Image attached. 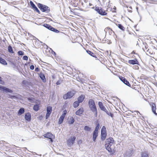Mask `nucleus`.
<instances>
[{"label": "nucleus", "mask_w": 157, "mask_h": 157, "mask_svg": "<svg viewBox=\"0 0 157 157\" xmlns=\"http://www.w3.org/2000/svg\"><path fill=\"white\" fill-rule=\"evenodd\" d=\"M67 113V111L66 110H64L63 111V113L61 116L63 117H65L66 114Z\"/></svg>", "instance_id": "obj_40"}, {"label": "nucleus", "mask_w": 157, "mask_h": 157, "mask_svg": "<svg viewBox=\"0 0 157 157\" xmlns=\"http://www.w3.org/2000/svg\"><path fill=\"white\" fill-rule=\"evenodd\" d=\"M129 8H130L131 9H132V8L131 7H129Z\"/></svg>", "instance_id": "obj_56"}, {"label": "nucleus", "mask_w": 157, "mask_h": 157, "mask_svg": "<svg viewBox=\"0 0 157 157\" xmlns=\"http://www.w3.org/2000/svg\"><path fill=\"white\" fill-rule=\"evenodd\" d=\"M98 1H99V0H98Z\"/></svg>", "instance_id": "obj_58"}, {"label": "nucleus", "mask_w": 157, "mask_h": 157, "mask_svg": "<svg viewBox=\"0 0 157 157\" xmlns=\"http://www.w3.org/2000/svg\"><path fill=\"white\" fill-rule=\"evenodd\" d=\"M30 69L32 70H33L34 68V66L33 65H31L30 66Z\"/></svg>", "instance_id": "obj_47"}, {"label": "nucleus", "mask_w": 157, "mask_h": 157, "mask_svg": "<svg viewBox=\"0 0 157 157\" xmlns=\"http://www.w3.org/2000/svg\"><path fill=\"white\" fill-rule=\"evenodd\" d=\"M74 95V94L71 91L68 92L63 95V98L64 99L71 98Z\"/></svg>", "instance_id": "obj_7"}, {"label": "nucleus", "mask_w": 157, "mask_h": 157, "mask_svg": "<svg viewBox=\"0 0 157 157\" xmlns=\"http://www.w3.org/2000/svg\"><path fill=\"white\" fill-rule=\"evenodd\" d=\"M35 11H36L39 14H40V12L38 8L37 9H36V10H35Z\"/></svg>", "instance_id": "obj_49"}, {"label": "nucleus", "mask_w": 157, "mask_h": 157, "mask_svg": "<svg viewBox=\"0 0 157 157\" xmlns=\"http://www.w3.org/2000/svg\"><path fill=\"white\" fill-rule=\"evenodd\" d=\"M62 81L61 80H58L57 81L56 83V84L57 85H60Z\"/></svg>", "instance_id": "obj_44"}, {"label": "nucleus", "mask_w": 157, "mask_h": 157, "mask_svg": "<svg viewBox=\"0 0 157 157\" xmlns=\"http://www.w3.org/2000/svg\"><path fill=\"white\" fill-rule=\"evenodd\" d=\"M8 52L10 53H14V52L13 51L12 48L10 45H9L8 47Z\"/></svg>", "instance_id": "obj_33"}, {"label": "nucleus", "mask_w": 157, "mask_h": 157, "mask_svg": "<svg viewBox=\"0 0 157 157\" xmlns=\"http://www.w3.org/2000/svg\"><path fill=\"white\" fill-rule=\"evenodd\" d=\"M84 112V109L83 108H81L78 109L75 113L76 115L80 116Z\"/></svg>", "instance_id": "obj_15"}, {"label": "nucleus", "mask_w": 157, "mask_h": 157, "mask_svg": "<svg viewBox=\"0 0 157 157\" xmlns=\"http://www.w3.org/2000/svg\"><path fill=\"white\" fill-rule=\"evenodd\" d=\"M24 112V109L23 108H21L19 110L18 112V114L19 115H20L23 114Z\"/></svg>", "instance_id": "obj_26"}, {"label": "nucleus", "mask_w": 157, "mask_h": 157, "mask_svg": "<svg viewBox=\"0 0 157 157\" xmlns=\"http://www.w3.org/2000/svg\"><path fill=\"white\" fill-rule=\"evenodd\" d=\"M132 54H135V52L134 51H133L131 53Z\"/></svg>", "instance_id": "obj_51"}, {"label": "nucleus", "mask_w": 157, "mask_h": 157, "mask_svg": "<svg viewBox=\"0 0 157 157\" xmlns=\"http://www.w3.org/2000/svg\"><path fill=\"white\" fill-rule=\"evenodd\" d=\"M85 98V96L84 95L82 94L78 98V101L79 103H81L83 101Z\"/></svg>", "instance_id": "obj_17"}, {"label": "nucleus", "mask_w": 157, "mask_h": 157, "mask_svg": "<svg viewBox=\"0 0 157 157\" xmlns=\"http://www.w3.org/2000/svg\"><path fill=\"white\" fill-rule=\"evenodd\" d=\"M106 113L109 116H110L111 117L113 118V113H111L110 111L107 110L106 109L105 110L103 111Z\"/></svg>", "instance_id": "obj_21"}, {"label": "nucleus", "mask_w": 157, "mask_h": 157, "mask_svg": "<svg viewBox=\"0 0 157 157\" xmlns=\"http://www.w3.org/2000/svg\"><path fill=\"white\" fill-rule=\"evenodd\" d=\"M100 127V124L99 123H98L96 125V127L95 128L94 131H98V130L99 129Z\"/></svg>", "instance_id": "obj_39"}, {"label": "nucleus", "mask_w": 157, "mask_h": 157, "mask_svg": "<svg viewBox=\"0 0 157 157\" xmlns=\"http://www.w3.org/2000/svg\"><path fill=\"white\" fill-rule=\"evenodd\" d=\"M0 63L3 65H7V63L6 61L0 56Z\"/></svg>", "instance_id": "obj_24"}, {"label": "nucleus", "mask_w": 157, "mask_h": 157, "mask_svg": "<svg viewBox=\"0 0 157 157\" xmlns=\"http://www.w3.org/2000/svg\"><path fill=\"white\" fill-rule=\"evenodd\" d=\"M64 118V117L61 116L59 120L58 124H61L63 121Z\"/></svg>", "instance_id": "obj_35"}, {"label": "nucleus", "mask_w": 157, "mask_h": 157, "mask_svg": "<svg viewBox=\"0 0 157 157\" xmlns=\"http://www.w3.org/2000/svg\"><path fill=\"white\" fill-rule=\"evenodd\" d=\"M128 63L132 65L139 64V62L137 59L135 58L133 59L129 60L128 61Z\"/></svg>", "instance_id": "obj_11"}, {"label": "nucleus", "mask_w": 157, "mask_h": 157, "mask_svg": "<svg viewBox=\"0 0 157 157\" xmlns=\"http://www.w3.org/2000/svg\"><path fill=\"white\" fill-rule=\"evenodd\" d=\"M44 136L45 138H49L51 142L53 141V139L54 138V136L51 133L47 132L44 135Z\"/></svg>", "instance_id": "obj_8"}, {"label": "nucleus", "mask_w": 157, "mask_h": 157, "mask_svg": "<svg viewBox=\"0 0 157 157\" xmlns=\"http://www.w3.org/2000/svg\"><path fill=\"white\" fill-rule=\"evenodd\" d=\"M74 122L75 119L73 117H72L69 118L67 121V123L70 124H72L74 123Z\"/></svg>", "instance_id": "obj_20"}, {"label": "nucleus", "mask_w": 157, "mask_h": 157, "mask_svg": "<svg viewBox=\"0 0 157 157\" xmlns=\"http://www.w3.org/2000/svg\"><path fill=\"white\" fill-rule=\"evenodd\" d=\"M23 59L24 60H27L28 59V57L27 56H24L23 57Z\"/></svg>", "instance_id": "obj_43"}, {"label": "nucleus", "mask_w": 157, "mask_h": 157, "mask_svg": "<svg viewBox=\"0 0 157 157\" xmlns=\"http://www.w3.org/2000/svg\"><path fill=\"white\" fill-rule=\"evenodd\" d=\"M51 114V113H47L45 116L46 119H47L49 118Z\"/></svg>", "instance_id": "obj_42"}, {"label": "nucleus", "mask_w": 157, "mask_h": 157, "mask_svg": "<svg viewBox=\"0 0 157 157\" xmlns=\"http://www.w3.org/2000/svg\"><path fill=\"white\" fill-rule=\"evenodd\" d=\"M107 136V133H101V139L102 141L105 140Z\"/></svg>", "instance_id": "obj_23"}, {"label": "nucleus", "mask_w": 157, "mask_h": 157, "mask_svg": "<svg viewBox=\"0 0 157 157\" xmlns=\"http://www.w3.org/2000/svg\"><path fill=\"white\" fill-rule=\"evenodd\" d=\"M2 81L1 77L0 76V81Z\"/></svg>", "instance_id": "obj_55"}, {"label": "nucleus", "mask_w": 157, "mask_h": 157, "mask_svg": "<svg viewBox=\"0 0 157 157\" xmlns=\"http://www.w3.org/2000/svg\"><path fill=\"white\" fill-rule=\"evenodd\" d=\"M113 139L112 137H109L107 139L105 144L106 149L109 152H112V150L111 147L113 145L114 142Z\"/></svg>", "instance_id": "obj_1"}, {"label": "nucleus", "mask_w": 157, "mask_h": 157, "mask_svg": "<svg viewBox=\"0 0 157 157\" xmlns=\"http://www.w3.org/2000/svg\"><path fill=\"white\" fill-rule=\"evenodd\" d=\"M27 99L31 103H34L35 100V98L32 97H29L27 98Z\"/></svg>", "instance_id": "obj_32"}, {"label": "nucleus", "mask_w": 157, "mask_h": 157, "mask_svg": "<svg viewBox=\"0 0 157 157\" xmlns=\"http://www.w3.org/2000/svg\"><path fill=\"white\" fill-rule=\"evenodd\" d=\"M128 11L129 12H132V11L131 10H128Z\"/></svg>", "instance_id": "obj_54"}, {"label": "nucleus", "mask_w": 157, "mask_h": 157, "mask_svg": "<svg viewBox=\"0 0 157 157\" xmlns=\"http://www.w3.org/2000/svg\"><path fill=\"white\" fill-rule=\"evenodd\" d=\"M119 78L120 80L126 85L129 87L131 86V85H130L129 82L127 80L126 78L122 76L120 77Z\"/></svg>", "instance_id": "obj_10"}, {"label": "nucleus", "mask_w": 157, "mask_h": 157, "mask_svg": "<svg viewBox=\"0 0 157 157\" xmlns=\"http://www.w3.org/2000/svg\"><path fill=\"white\" fill-rule=\"evenodd\" d=\"M17 54L19 56H23L24 55V52L22 51H19L18 52Z\"/></svg>", "instance_id": "obj_41"}, {"label": "nucleus", "mask_w": 157, "mask_h": 157, "mask_svg": "<svg viewBox=\"0 0 157 157\" xmlns=\"http://www.w3.org/2000/svg\"><path fill=\"white\" fill-rule=\"evenodd\" d=\"M114 8V9H116V7H115V8Z\"/></svg>", "instance_id": "obj_57"}, {"label": "nucleus", "mask_w": 157, "mask_h": 157, "mask_svg": "<svg viewBox=\"0 0 157 157\" xmlns=\"http://www.w3.org/2000/svg\"><path fill=\"white\" fill-rule=\"evenodd\" d=\"M0 90L1 92H5L6 93H10L12 94L13 91L11 89L5 86L0 85Z\"/></svg>", "instance_id": "obj_6"}, {"label": "nucleus", "mask_w": 157, "mask_h": 157, "mask_svg": "<svg viewBox=\"0 0 157 157\" xmlns=\"http://www.w3.org/2000/svg\"><path fill=\"white\" fill-rule=\"evenodd\" d=\"M39 76L43 82H45L46 79L44 75L42 72H40L39 74Z\"/></svg>", "instance_id": "obj_14"}, {"label": "nucleus", "mask_w": 157, "mask_h": 157, "mask_svg": "<svg viewBox=\"0 0 157 157\" xmlns=\"http://www.w3.org/2000/svg\"><path fill=\"white\" fill-rule=\"evenodd\" d=\"M98 105L101 110L103 111L104 110H105L106 108L101 102L99 101L98 103Z\"/></svg>", "instance_id": "obj_18"}, {"label": "nucleus", "mask_w": 157, "mask_h": 157, "mask_svg": "<svg viewBox=\"0 0 157 157\" xmlns=\"http://www.w3.org/2000/svg\"><path fill=\"white\" fill-rule=\"evenodd\" d=\"M87 53L94 57L97 58L96 56L93 52L89 50H86Z\"/></svg>", "instance_id": "obj_28"}, {"label": "nucleus", "mask_w": 157, "mask_h": 157, "mask_svg": "<svg viewBox=\"0 0 157 157\" xmlns=\"http://www.w3.org/2000/svg\"><path fill=\"white\" fill-rule=\"evenodd\" d=\"M28 83V82L26 80H23L22 82V83L24 85H26Z\"/></svg>", "instance_id": "obj_45"}, {"label": "nucleus", "mask_w": 157, "mask_h": 157, "mask_svg": "<svg viewBox=\"0 0 157 157\" xmlns=\"http://www.w3.org/2000/svg\"><path fill=\"white\" fill-rule=\"evenodd\" d=\"M40 108V105L38 104L34 105L33 107V109L35 111H37Z\"/></svg>", "instance_id": "obj_27"}, {"label": "nucleus", "mask_w": 157, "mask_h": 157, "mask_svg": "<svg viewBox=\"0 0 157 157\" xmlns=\"http://www.w3.org/2000/svg\"><path fill=\"white\" fill-rule=\"evenodd\" d=\"M37 6L43 12L48 13L50 11V8L45 5L38 3Z\"/></svg>", "instance_id": "obj_2"}, {"label": "nucleus", "mask_w": 157, "mask_h": 157, "mask_svg": "<svg viewBox=\"0 0 157 157\" xmlns=\"http://www.w3.org/2000/svg\"><path fill=\"white\" fill-rule=\"evenodd\" d=\"M143 45L144 47H143V49L144 51H145V50L147 49L148 48V46L147 44L146 43H143Z\"/></svg>", "instance_id": "obj_37"}, {"label": "nucleus", "mask_w": 157, "mask_h": 157, "mask_svg": "<svg viewBox=\"0 0 157 157\" xmlns=\"http://www.w3.org/2000/svg\"><path fill=\"white\" fill-rule=\"evenodd\" d=\"M53 54L54 55H56V53H55V52H54V51H53Z\"/></svg>", "instance_id": "obj_53"}, {"label": "nucleus", "mask_w": 157, "mask_h": 157, "mask_svg": "<svg viewBox=\"0 0 157 157\" xmlns=\"http://www.w3.org/2000/svg\"><path fill=\"white\" fill-rule=\"evenodd\" d=\"M151 3L154 4H157V0H152Z\"/></svg>", "instance_id": "obj_46"}, {"label": "nucleus", "mask_w": 157, "mask_h": 157, "mask_svg": "<svg viewBox=\"0 0 157 157\" xmlns=\"http://www.w3.org/2000/svg\"><path fill=\"white\" fill-rule=\"evenodd\" d=\"M98 135V131H94L93 132L92 137L93 140L94 142H95L96 139Z\"/></svg>", "instance_id": "obj_13"}, {"label": "nucleus", "mask_w": 157, "mask_h": 157, "mask_svg": "<svg viewBox=\"0 0 157 157\" xmlns=\"http://www.w3.org/2000/svg\"><path fill=\"white\" fill-rule=\"evenodd\" d=\"M25 118L26 120L28 121H30L31 119V115L30 113H27L25 114Z\"/></svg>", "instance_id": "obj_12"}, {"label": "nucleus", "mask_w": 157, "mask_h": 157, "mask_svg": "<svg viewBox=\"0 0 157 157\" xmlns=\"http://www.w3.org/2000/svg\"><path fill=\"white\" fill-rule=\"evenodd\" d=\"M81 141H82L81 140H79V141H78V144H79V143H80V142L81 143Z\"/></svg>", "instance_id": "obj_50"}, {"label": "nucleus", "mask_w": 157, "mask_h": 157, "mask_svg": "<svg viewBox=\"0 0 157 157\" xmlns=\"http://www.w3.org/2000/svg\"><path fill=\"white\" fill-rule=\"evenodd\" d=\"M75 136H71L67 141V144L68 146L71 147L74 144L76 139Z\"/></svg>", "instance_id": "obj_5"}, {"label": "nucleus", "mask_w": 157, "mask_h": 157, "mask_svg": "<svg viewBox=\"0 0 157 157\" xmlns=\"http://www.w3.org/2000/svg\"><path fill=\"white\" fill-rule=\"evenodd\" d=\"M46 110L47 113H51L52 110V107L50 106L47 107Z\"/></svg>", "instance_id": "obj_34"}, {"label": "nucleus", "mask_w": 157, "mask_h": 157, "mask_svg": "<svg viewBox=\"0 0 157 157\" xmlns=\"http://www.w3.org/2000/svg\"><path fill=\"white\" fill-rule=\"evenodd\" d=\"M101 133H107L106 128L105 126L102 127L101 130Z\"/></svg>", "instance_id": "obj_31"}, {"label": "nucleus", "mask_w": 157, "mask_h": 157, "mask_svg": "<svg viewBox=\"0 0 157 157\" xmlns=\"http://www.w3.org/2000/svg\"><path fill=\"white\" fill-rule=\"evenodd\" d=\"M39 71H40V69L38 67H37L35 68V71H36L38 72Z\"/></svg>", "instance_id": "obj_48"}, {"label": "nucleus", "mask_w": 157, "mask_h": 157, "mask_svg": "<svg viewBox=\"0 0 157 157\" xmlns=\"http://www.w3.org/2000/svg\"><path fill=\"white\" fill-rule=\"evenodd\" d=\"M84 130L86 132H90L91 130V128L88 126H85L84 127Z\"/></svg>", "instance_id": "obj_29"}, {"label": "nucleus", "mask_w": 157, "mask_h": 157, "mask_svg": "<svg viewBox=\"0 0 157 157\" xmlns=\"http://www.w3.org/2000/svg\"><path fill=\"white\" fill-rule=\"evenodd\" d=\"M135 112H136V113H137V114H138V113H139L140 114V113L138 111H135Z\"/></svg>", "instance_id": "obj_52"}, {"label": "nucleus", "mask_w": 157, "mask_h": 157, "mask_svg": "<svg viewBox=\"0 0 157 157\" xmlns=\"http://www.w3.org/2000/svg\"><path fill=\"white\" fill-rule=\"evenodd\" d=\"M141 157H149L147 152V151L142 152L141 153Z\"/></svg>", "instance_id": "obj_25"}, {"label": "nucleus", "mask_w": 157, "mask_h": 157, "mask_svg": "<svg viewBox=\"0 0 157 157\" xmlns=\"http://www.w3.org/2000/svg\"><path fill=\"white\" fill-rule=\"evenodd\" d=\"M43 26L48 29L56 33H59V31L56 29L51 25L47 24H44Z\"/></svg>", "instance_id": "obj_4"}, {"label": "nucleus", "mask_w": 157, "mask_h": 157, "mask_svg": "<svg viewBox=\"0 0 157 157\" xmlns=\"http://www.w3.org/2000/svg\"><path fill=\"white\" fill-rule=\"evenodd\" d=\"M151 109L153 113L156 115L157 116V113H156V107L155 105L153 103L151 105Z\"/></svg>", "instance_id": "obj_16"}, {"label": "nucleus", "mask_w": 157, "mask_h": 157, "mask_svg": "<svg viewBox=\"0 0 157 157\" xmlns=\"http://www.w3.org/2000/svg\"><path fill=\"white\" fill-rule=\"evenodd\" d=\"M94 10L100 15L102 16L106 15L107 13L101 7L96 6Z\"/></svg>", "instance_id": "obj_3"}, {"label": "nucleus", "mask_w": 157, "mask_h": 157, "mask_svg": "<svg viewBox=\"0 0 157 157\" xmlns=\"http://www.w3.org/2000/svg\"><path fill=\"white\" fill-rule=\"evenodd\" d=\"M30 3L33 8V9L35 10H36V9L38 8L32 1H30Z\"/></svg>", "instance_id": "obj_30"}, {"label": "nucleus", "mask_w": 157, "mask_h": 157, "mask_svg": "<svg viewBox=\"0 0 157 157\" xmlns=\"http://www.w3.org/2000/svg\"><path fill=\"white\" fill-rule=\"evenodd\" d=\"M118 27L122 31H124L125 28L124 26L121 24H119L118 25Z\"/></svg>", "instance_id": "obj_38"}, {"label": "nucleus", "mask_w": 157, "mask_h": 157, "mask_svg": "<svg viewBox=\"0 0 157 157\" xmlns=\"http://www.w3.org/2000/svg\"><path fill=\"white\" fill-rule=\"evenodd\" d=\"M90 110L94 114L95 117H97L98 114V111L95 105L89 107Z\"/></svg>", "instance_id": "obj_9"}, {"label": "nucleus", "mask_w": 157, "mask_h": 157, "mask_svg": "<svg viewBox=\"0 0 157 157\" xmlns=\"http://www.w3.org/2000/svg\"><path fill=\"white\" fill-rule=\"evenodd\" d=\"M132 154V151L131 150L127 151L125 153V157H130Z\"/></svg>", "instance_id": "obj_19"}, {"label": "nucleus", "mask_w": 157, "mask_h": 157, "mask_svg": "<svg viewBox=\"0 0 157 157\" xmlns=\"http://www.w3.org/2000/svg\"><path fill=\"white\" fill-rule=\"evenodd\" d=\"M79 103L78 101H75L73 103V107L75 108L77 107L79 105Z\"/></svg>", "instance_id": "obj_36"}, {"label": "nucleus", "mask_w": 157, "mask_h": 157, "mask_svg": "<svg viewBox=\"0 0 157 157\" xmlns=\"http://www.w3.org/2000/svg\"><path fill=\"white\" fill-rule=\"evenodd\" d=\"M95 103L94 101V100L92 99H90L89 100V102H88V105L89 106V107H90L91 106H93L94 105H95Z\"/></svg>", "instance_id": "obj_22"}]
</instances>
